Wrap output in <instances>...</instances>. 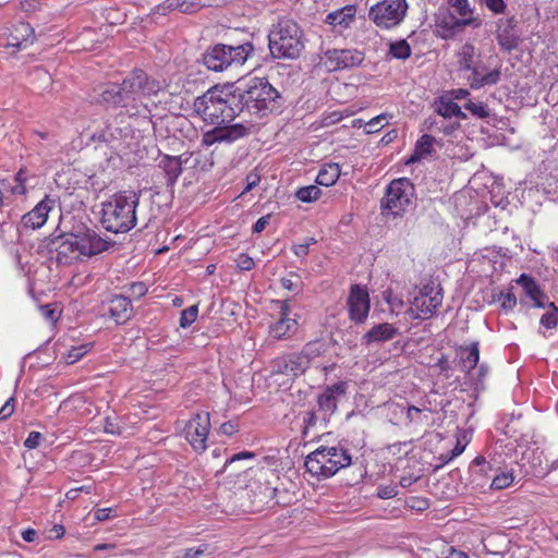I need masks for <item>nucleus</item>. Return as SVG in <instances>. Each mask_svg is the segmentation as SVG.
Returning <instances> with one entry per match:
<instances>
[{
    "label": "nucleus",
    "mask_w": 558,
    "mask_h": 558,
    "mask_svg": "<svg viewBox=\"0 0 558 558\" xmlns=\"http://www.w3.org/2000/svg\"><path fill=\"white\" fill-rule=\"evenodd\" d=\"M193 108L204 121L216 125L203 135L202 143L205 146L222 142L233 143L248 133L246 125L231 124L240 111L235 96L223 93L217 87L197 97Z\"/></svg>",
    "instance_id": "nucleus-1"
},
{
    "label": "nucleus",
    "mask_w": 558,
    "mask_h": 558,
    "mask_svg": "<svg viewBox=\"0 0 558 558\" xmlns=\"http://www.w3.org/2000/svg\"><path fill=\"white\" fill-rule=\"evenodd\" d=\"M163 88V83L148 76L142 70L133 71L123 80L120 86L107 85L100 94L101 101L119 108V116L148 117L150 108L143 98L157 95Z\"/></svg>",
    "instance_id": "nucleus-2"
},
{
    "label": "nucleus",
    "mask_w": 558,
    "mask_h": 558,
    "mask_svg": "<svg viewBox=\"0 0 558 558\" xmlns=\"http://www.w3.org/2000/svg\"><path fill=\"white\" fill-rule=\"evenodd\" d=\"M56 260L60 265H71L82 258L98 255L109 247V242L96 231L85 229L76 233H64L52 241Z\"/></svg>",
    "instance_id": "nucleus-3"
},
{
    "label": "nucleus",
    "mask_w": 558,
    "mask_h": 558,
    "mask_svg": "<svg viewBox=\"0 0 558 558\" xmlns=\"http://www.w3.org/2000/svg\"><path fill=\"white\" fill-rule=\"evenodd\" d=\"M140 204V193L123 191L113 194L102 203L101 226L112 233H125L137 222L136 208Z\"/></svg>",
    "instance_id": "nucleus-4"
},
{
    "label": "nucleus",
    "mask_w": 558,
    "mask_h": 558,
    "mask_svg": "<svg viewBox=\"0 0 558 558\" xmlns=\"http://www.w3.org/2000/svg\"><path fill=\"white\" fill-rule=\"evenodd\" d=\"M351 462V456L343 447H319L306 457L305 468L313 476L329 478Z\"/></svg>",
    "instance_id": "nucleus-5"
},
{
    "label": "nucleus",
    "mask_w": 558,
    "mask_h": 558,
    "mask_svg": "<svg viewBox=\"0 0 558 558\" xmlns=\"http://www.w3.org/2000/svg\"><path fill=\"white\" fill-rule=\"evenodd\" d=\"M243 101L250 111L259 116L279 110L282 105L279 92L265 77H252L247 81Z\"/></svg>",
    "instance_id": "nucleus-6"
},
{
    "label": "nucleus",
    "mask_w": 558,
    "mask_h": 558,
    "mask_svg": "<svg viewBox=\"0 0 558 558\" xmlns=\"http://www.w3.org/2000/svg\"><path fill=\"white\" fill-rule=\"evenodd\" d=\"M269 50L275 58H298L304 48L302 31L292 20H281L269 34Z\"/></svg>",
    "instance_id": "nucleus-7"
},
{
    "label": "nucleus",
    "mask_w": 558,
    "mask_h": 558,
    "mask_svg": "<svg viewBox=\"0 0 558 558\" xmlns=\"http://www.w3.org/2000/svg\"><path fill=\"white\" fill-rule=\"evenodd\" d=\"M253 51L254 47L250 41L238 46L218 44L204 54V64L208 70L222 72L231 65H243Z\"/></svg>",
    "instance_id": "nucleus-8"
},
{
    "label": "nucleus",
    "mask_w": 558,
    "mask_h": 558,
    "mask_svg": "<svg viewBox=\"0 0 558 558\" xmlns=\"http://www.w3.org/2000/svg\"><path fill=\"white\" fill-rule=\"evenodd\" d=\"M413 197L414 186L409 179L400 178L391 181L381 199L383 214L401 215L412 205Z\"/></svg>",
    "instance_id": "nucleus-9"
},
{
    "label": "nucleus",
    "mask_w": 558,
    "mask_h": 558,
    "mask_svg": "<svg viewBox=\"0 0 558 558\" xmlns=\"http://www.w3.org/2000/svg\"><path fill=\"white\" fill-rule=\"evenodd\" d=\"M442 289L440 284L430 282L424 284L411 302L407 311L412 319H427L432 317L442 304Z\"/></svg>",
    "instance_id": "nucleus-10"
},
{
    "label": "nucleus",
    "mask_w": 558,
    "mask_h": 558,
    "mask_svg": "<svg viewBox=\"0 0 558 558\" xmlns=\"http://www.w3.org/2000/svg\"><path fill=\"white\" fill-rule=\"evenodd\" d=\"M408 11L407 0H383L369 9V19L380 28L399 25Z\"/></svg>",
    "instance_id": "nucleus-11"
},
{
    "label": "nucleus",
    "mask_w": 558,
    "mask_h": 558,
    "mask_svg": "<svg viewBox=\"0 0 558 558\" xmlns=\"http://www.w3.org/2000/svg\"><path fill=\"white\" fill-rule=\"evenodd\" d=\"M209 429L210 416L208 412H199L186 423L185 438L195 451L203 452L206 450Z\"/></svg>",
    "instance_id": "nucleus-12"
},
{
    "label": "nucleus",
    "mask_w": 558,
    "mask_h": 558,
    "mask_svg": "<svg viewBox=\"0 0 558 558\" xmlns=\"http://www.w3.org/2000/svg\"><path fill=\"white\" fill-rule=\"evenodd\" d=\"M274 304L277 306L279 314L276 322L269 326V337L274 340L291 338L298 330V322L291 315L289 302L277 300Z\"/></svg>",
    "instance_id": "nucleus-13"
},
{
    "label": "nucleus",
    "mask_w": 558,
    "mask_h": 558,
    "mask_svg": "<svg viewBox=\"0 0 558 558\" xmlns=\"http://www.w3.org/2000/svg\"><path fill=\"white\" fill-rule=\"evenodd\" d=\"M349 318L355 324L366 322L369 310L371 300L366 288L361 286H352L347 301Z\"/></svg>",
    "instance_id": "nucleus-14"
},
{
    "label": "nucleus",
    "mask_w": 558,
    "mask_h": 558,
    "mask_svg": "<svg viewBox=\"0 0 558 558\" xmlns=\"http://www.w3.org/2000/svg\"><path fill=\"white\" fill-rule=\"evenodd\" d=\"M347 389L348 385L345 381H338L326 386L323 392L318 395L317 411L325 422L336 412L338 402L345 396Z\"/></svg>",
    "instance_id": "nucleus-15"
},
{
    "label": "nucleus",
    "mask_w": 558,
    "mask_h": 558,
    "mask_svg": "<svg viewBox=\"0 0 558 558\" xmlns=\"http://www.w3.org/2000/svg\"><path fill=\"white\" fill-rule=\"evenodd\" d=\"M364 56L354 49H331L325 52L324 63L329 71L351 68L362 63Z\"/></svg>",
    "instance_id": "nucleus-16"
},
{
    "label": "nucleus",
    "mask_w": 558,
    "mask_h": 558,
    "mask_svg": "<svg viewBox=\"0 0 558 558\" xmlns=\"http://www.w3.org/2000/svg\"><path fill=\"white\" fill-rule=\"evenodd\" d=\"M306 369L305 357L296 353L279 356L271 362V374L286 375L290 378L303 375Z\"/></svg>",
    "instance_id": "nucleus-17"
},
{
    "label": "nucleus",
    "mask_w": 558,
    "mask_h": 558,
    "mask_svg": "<svg viewBox=\"0 0 558 558\" xmlns=\"http://www.w3.org/2000/svg\"><path fill=\"white\" fill-rule=\"evenodd\" d=\"M501 65L488 70L487 66L480 59L475 66L470 71L468 81L472 89H478L484 86L496 85L501 77Z\"/></svg>",
    "instance_id": "nucleus-18"
},
{
    "label": "nucleus",
    "mask_w": 558,
    "mask_h": 558,
    "mask_svg": "<svg viewBox=\"0 0 558 558\" xmlns=\"http://www.w3.org/2000/svg\"><path fill=\"white\" fill-rule=\"evenodd\" d=\"M53 206L54 201L46 196L31 211L22 217L21 226L28 230L41 228L46 223L48 215Z\"/></svg>",
    "instance_id": "nucleus-19"
},
{
    "label": "nucleus",
    "mask_w": 558,
    "mask_h": 558,
    "mask_svg": "<svg viewBox=\"0 0 558 558\" xmlns=\"http://www.w3.org/2000/svg\"><path fill=\"white\" fill-rule=\"evenodd\" d=\"M496 39L501 50L510 52L519 47L521 38L513 20H499Z\"/></svg>",
    "instance_id": "nucleus-20"
},
{
    "label": "nucleus",
    "mask_w": 558,
    "mask_h": 558,
    "mask_svg": "<svg viewBox=\"0 0 558 558\" xmlns=\"http://www.w3.org/2000/svg\"><path fill=\"white\" fill-rule=\"evenodd\" d=\"M35 41V32L29 23L19 22L13 26L9 37L8 47L25 49Z\"/></svg>",
    "instance_id": "nucleus-21"
},
{
    "label": "nucleus",
    "mask_w": 558,
    "mask_h": 558,
    "mask_svg": "<svg viewBox=\"0 0 558 558\" xmlns=\"http://www.w3.org/2000/svg\"><path fill=\"white\" fill-rule=\"evenodd\" d=\"M399 335V328L389 323L374 325L364 336L362 342L365 345L378 344L392 340Z\"/></svg>",
    "instance_id": "nucleus-22"
},
{
    "label": "nucleus",
    "mask_w": 558,
    "mask_h": 558,
    "mask_svg": "<svg viewBox=\"0 0 558 558\" xmlns=\"http://www.w3.org/2000/svg\"><path fill=\"white\" fill-rule=\"evenodd\" d=\"M190 155L163 156L159 167L163 170L168 185H173L182 173V166L189 161Z\"/></svg>",
    "instance_id": "nucleus-23"
},
{
    "label": "nucleus",
    "mask_w": 558,
    "mask_h": 558,
    "mask_svg": "<svg viewBox=\"0 0 558 558\" xmlns=\"http://www.w3.org/2000/svg\"><path fill=\"white\" fill-rule=\"evenodd\" d=\"M63 412H76L81 417L87 418L94 415L95 409L82 395H73L61 402L60 408Z\"/></svg>",
    "instance_id": "nucleus-24"
},
{
    "label": "nucleus",
    "mask_w": 558,
    "mask_h": 558,
    "mask_svg": "<svg viewBox=\"0 0 558 558\" xmlns=\"http://www.w3.org/2000/svg\"><path fill=\"white\" fill-rule=\"evenodd\" d=\"M110 317L117 324L128 322L132 316V304L129 298L123 295H116L109 302L108 308Z\"/></svg>",
    "instance_id": "nucleus-25"
},
{
    "label": "nucleus",
    "mask_w": 558,
    "mask_h": 558,
    "mask_svg": "<svg viewBox=\"0 0 558 558\" xmlns=\"http://www.w3.org/2000/svg\"><path fill=\"white\" fill-rule=\"evenodd\" d=\"M356 9L353 5H347L339 10L332 11L327 14L325 22L335 28L338 27V32L347 29L355 19Z\"/></svg>",
    "instance_id": "nucleus-26"
},
{
    "label": "nucleus",
    "mask_w": 558,
    "mask_h": 558,
    "mask_svg": "<svg viewBox=\"0 0 558 558\" xmlns=\"http://www.w3.org/2000/svg\"><path fill=\"white\" fill-rule=\"evenodd\" d=\"M434 109L435 111L448 119V118H459V119H466V114L461 110V107L458 106L456 101L452 100L448 95L441 96L434 102Z\"/></svg>",
    "instance_id": "nucleus-27"
},
{
    "label": "nucleus",
    "mask_w": 558,
    "mask_h": 558,
    "mask_svg": "<svg viewBox=\"0 0 558 558\" xmlns=\"http://www.w3.org/2000/svg\"><path fill=\"white\" fill-rule=\"evenodd\" d=\"M480 59L481 53L475 46L470 43L463 44L457 52L459 69L462 71L470 72Z\"/></svg>",
    "instance_id": "nucleus-28"
},
{
    "label": "nucleus",
    "mask_w": 558,
    "mask_h": 558,
    "mask_svg": "<svg viewBox=\"0 0 558 558\" xmlns=\"http://www.w3.org/2000/svg\"><path fill=\"white\" fill-rule=\"evenodd\" d=\"M451 8L460 15V19L453 22L452 31L454 28H461L466 25H471L474 22L473 9L469 0H448Z\"/></svg>",
    "instance_id": "nucleus-29"
},
{
    "label": "nucleus",
    "mask_w": 558,
    "mask_h": 558,
    "mask_svg": "<svg viewBox=\"0 0 558 558\" xmlns=\"http://www.w3.org/2000/svg\"><path fill=\"white\" fill-rule=\"evenodd\" d=\"M517 283L522 287L525 294L534 302V305L537 307H543L544 304L542 302L544 294L541 291L538 284L534 280L533 277L522 274L518 280Z\"/></svg>",
    "instance_id": "nucleus-30"
},
{
    "label": "nucleus",
    "mask_w": 558,
    "mask_h": 558,
    "mask_svg": "<svg viewBox=\"0 0 558 558\" xmlns=\"http://www.w3.org/2000/svg\"><path fill=\"white\" fill-rule=\"evenodd\" d=\"M341 174L340 166L335 162L325 163L316 177V183L323 186H332Z\"/></svg>",
    "instance_id": "nucleus-31"
},
{
    "label": "nucleus",
    "mask_w": 558,
    "mask_h": 558,
    "mask_svg": "<svg viewBox=\"0 0 558 558\" xmlns=\"http://www.w3.org/2000/svg\"><path fill=\"white\" fill-rule=\"evenodd\" d=\"M478 342H472L471 344L460 349V359L462 362V368L470 372L475 368L480 360V348Z\"/></svg>",
    "instance_id": "nucleus-32"
},
{
    "label": "nucleus",
    "mask_w": 558,
    "mask_h": 558,
    "mask_svg": "<svg viewBox=\"0 0 558 558\" xmlns=\"http://www.w3.org/2000/svg\"><path fill=\"white\" fill-rule=\"evenodd\" d=\"M435 142H436V140L434 136H432L429 134L422 135L417 140V142L415 144L414 154L410 157L408 162H415V161H418L420 159L425 158L426 156L430 155L433 151Z\"/></svg>",
    "instance_id": "nucleus-33"
},
{
    "label": "nucleus",
    "mask_w": 558,
    "mask_h": 558,
    "mask_svg": "<svg viewBox=\"0 0 558 558\" xmlns=\"http://www.w3.org/2000/svg\"><path fill=\"white\" fill-rule=\"evenodd\" d=\"M125 135V128L114 126L111 122L106 123V128L98 133L92 135L93 141L112 143Z\"/></svg>",
    "instance_id": "nucleus-34"
},
{
    "label": "nucleus",
    "mask_w": 558,
    "mask_h": 558,
    "mask_svg": "<svg viewBox=\"0 0 558 558\" xmlns=\"http://www.w3.org/2000/svg\"><path fill=\"white\" fill-rule=\"evenodd\" d=\"M389 54L399 60H405L411 56V47L407 40L401 39L389 45Z\"/></svg>",
    "instance_id": "nucleus-35"
},
{
    "label": "nucleus",
    "mask_w": 558,
    "mask_h": 558,
    "mask_svg": "<svg viewBox=\"0 0 558 558\" xmlns=\"http://www.w3.org/2000/svg\"><path fill=\"white\" fill-rule=\"evenodd\" d=\"M322 191L317 185L303 186L295 192V197L303 203L317 201Z\"/></svg>",
    "instance_id": "nucleus-36"
},
{
    "label": "nucleus",
    "mask_w": 558,
    "mask_h": 558,
    "mask_svg": "<svg viewBox=\"0 0 558 558\" xmlns=\"http://www.w3.org/2000/svg\"><path fill=\"white\" fill-rule=\"evenodd\" d=\"M383 298L389 306V311L392 314L398 315L404 306V302L401 296L393 293L391 289H387L383 292Z\"/></svg>",
    "instance_id": "nucleus-37"
},
{
    "label": "nucleus",
    "mask_w": 558,
    "mask_h": 558,
    "mask_svg": "<svg viewBox=\"0 0 558 558\" xmlns=\"http://www.w3.org/2000/svg\"><path fill=\"white\" fill-rule=\"evenodd\" d=\"M324 345L320 342H308L300 353L299 356H303L306 360V367H310L311 361L319 356L323 353Z\"/></svg>",
    "instance_id": "nucleus-38"
},
{
    "label": "nucleus",
    "mask_w": 558,
    "mask_h": 558,
    "mask_svg": "<svg viewBox=\"0 0 558 558\" xmlns=\"http://www.w3.org/2000/svg\"><path fill=\"white\" fill-rule=\"evenodd\" d=\"M89 343L73 347L65 354H63L62 359L66 364H74L81 360L89 351Z\"/></svg>",
    "instance_id": "nucleus-39"
},
{
    "label": "nucleus",
    "mask_w": 558,
    "mask_h": 558,
    "mask_svg": "<svg viewBox=\"0 0 558 558\" xmlns=\"http://www.w3.org/2000/svg\"><path fill=\"white\" fill-rule=\"evenodd\" d=\"M396 411L399 410L401 413H405V418L408 423H416L421 424L423 423V410L412 405L409 408H404L402 405L397 404ZM425 418H427V415H424Z\"/></svg>",
    "instance_id": "nucleus-40"
},
{
    "label": "nucleus",
    "mask_w": 558,
    "mask_h": 558,
    "mask_svg": "<svg viewBox=\"0 0 558 558\" xmlns=\"http://www.w3.org/2000/svg\"><path fill=\"white\" fill-rule=\"evenodd\" d=\"M558 324V308L550 303L546 312L541 317V325L547 329H553Z\"/></svg>",
    "instance_id": "nucleus-41"
},
{
    "label": "nucleus",
    "mask_w": 558,
    "mask_h": 558,
    "mask_svg": "<svg viewBox=\"0 0 558 558\" xmlns=\"http://www.w3.org/2000/svg\"><path fill=\"white\" fill-rule=\"evenodd\" d=\"M464 107L466 110H469L472 113V116L480 118V119H485V118L489 117V113H490L487 105H485L482 101H478V102L468 101Z\"/></svg>",
    "instance_id": "nucleus-42"
},
{
    "label": "nucleus",
    "mask_w": 558,
    "mask_h": 558,
    "mask_svg": "<svg viewBox=\"0 0 558 558\" xmlns=\"http://www.w3.org/2000/svg\"><path fill=\"white\" fill-rule=\"evenodd\" d=\"M198 315V306L192 305L181 312L180 316V327L187 328L190 327L197 318Z\"/></svg>",
    "instance_id": "nucleus-43"
},
{
    "label": "nucleus",
    "mask_w": 558,
    "mask_h": 558,
    "mask_svg": "<svg viewBox=\"0 0 558 558\" xmlns=\"http://www.w3.org/2000/svg\"><path fill=\"white\" fill-rule=\"evenodd\" d=\"M513 483V475L510 472H502L494 476L490 488L493 489H504L509 487Z\"/></svg>",
    "instance_id": "nucleus-44"
},
{
    "label": "nucleus",
    "mask_w": 558,
    "mask_h": 558,
    "mask_svg": "<svg viewBox=\"0 0 558 558\" xmlns=\"http://www.w3.org/2000/svg\"><path fill=\"white\" fill-rule=\"evenodd\" d=\"M207 5V0H181L180 12L191 14Z\"/></svg>",
    "instance_id": "nucleus-45"
},
{
    "label": "nucleus",
    "mask_w": 558,
    "mask_h": 558,
    "mask_svg": "<svg viewBox=\"0 0 558 558\" xmlns=\"http://www.w3.org/2000/svg\"><path fill=\"white\" fill-rule=\"evenodd\" d=\"M480 4L485 7L492 13L499 15L504 14L507 10V4L505 0H478Z\"/></svg>",
    "instance_id": "nucleus-46"
},
{
    "label": "nucleus",
    "mask_w": 558,
    "mask_h": 558,
    "mask_svg": "<svg viewBox=\"0 0 558 558\" xmlns=\"http://www.w3.org/2000/svg\"><path fill=\"white\" fill-rule=\"evenodd\" d=\"M314 238H307L303 243L294 244L292 250L298 257H305L310 252V246L315 244Z\"/></svg>",
    "instance_id": "nucleus-47"
},
{
    "label": "nucleus",
    "mask_w": 558,
    "mask_h": 558,
    "mask_svg": "<svg viewBox=\"0 0 558 558\" xmlns=\"http://www.w3.org/2000/svg\"><path fill=\"white\" fill-rule=\"evenodd\" d=\"M236 267L241 270H251L254 268V259L245 253H240L234 259Z\"/></svg>",
    "instance_id": "nucleus-48"
},
{
    "label": "nucleus",
    "mask_w": 558,
    "mask_h": 558,
    "mask_svg": "<svg viewBox=\"0 0 558 558\" xmlns=\"http://www.w3.org/2000/svg\"><path fill=\"white\" fill-rule=\"evenodd\" d=\"M181 0H166L162 4L156 7L158 14L165 15L169 11L178 10L180 12Z\"/></svg>",
    "instance_id": "nucleus-49"
},
{
    "label": "nucleus",
    "mask_w": 558,
    "mask_h": 558,
    "mask_svg": "<svg viewBox=\"0 0 558 558\" xmlns=\"http://www.w3.org/2000/svg\"><path fill=\"white\" fill-rule=\"evenodd\" d=\"M386 116L385 114H380V116H377L373 119H371L367 124H366V132L367 133H375V132H378L383 126H384V122L386 121Z\"/></svg>",
    "instance_id": "nucleus-50"
},
{
    "label": "nucleus",
    "mask_w": 558,
    "mask_h": 558,
    "mask_svg": "<svg viewBox=\"0 0 558 558\" xmlns=\"http://www.w3.org/2000/svg\"><path fill=\"white\" fill-rule=\"evenodd\" d=\"M464 449L465 446L458 440L454 448L448 454H441L439 459L441 460L442 464H446L454 458L459 457L464 451Z\"/></svg>",
    "instance_id": "nucleus-51"
},
{
    "label": "nucleus",
    "mask_w": 558,
    "mask_h": 558,
    "mask_svg": "<svg viewBox=\"0 0 558 558\" xmlns=\"http://www.w3.org/2000/svg\"><path fill=\"white\" fill-rule=\"evenodd\" d=\"M500 306L505 311H510L517 305V299L513 293L501 294L499 298Z\"/></svg>",
    "instance_id": "nucleus-52"
},
{
    "label": "nucleus",
    "mask_w": 558,
    "mask_h": 558,
    "mask_svg": "<svg viewBox=\"0 0 558 558\" xmlns=\"http://www.w3.org/2000/svg\"><path fill=\"white\" fill-rule=\"evenodd\" d=\"M441 558H469V555L463 550L449 546L442 549Z\"/></svg>",
    "instance_id": "nucleus-53"
},
{
    "label": "nucleus",
    "mask_w": 558,
    "mask_h": 558,
    "mask_svg": "<svg viewBox=\"0 0 558 558\" xmlns=\"http://www.w3.org/2000/svg\"><path fill=\"white\" fill-rule=\"evenodd\" d=\"M43 436L39 432H31L24 441L27 449H35L39 446Z\"/></svg>",
    "instance_id": "nucleus-54"
},
{
    "label": "nucleus",
    "mask_w": 558,
    "mask_h": 558,
    "mask_svg": "<svg viewBox=\"0 0 558 558\" xmlns=\"http://www.w3.org/2000/svg\"><path fill=\"white\" fill-rule=\"evenodd\" d=\"M14 412V398H9L5 403L0 408V420H7Z\"/></svg>",
    "instance_id": "nucleus-55"
},
{
    "label": "nucleus",
    "mask_w": 558,
    "mask_h": 558,
    "mask_svg": "<svg viewBox=\"0 0 558 558\" xmlns=\"http://www.w3.org/2000/svg\"><path fill=\"white\" fill-rule=\"evenodd\" d=\"M116 517V510L112 508H99L95 511V519L99 522Z\"/></svg>",
    "instance_id": "nucleus-56"
},
{
    "label": "nucleus",
    "mask_w": 558,
    "mask_h": 558,
    "mask_svg": "<svg viewBox=\"0 0 558 558\" xmlns=\"http://www.w3.org/2000/svg\"><path fill=\"white\" fill-rule=\"evenodd\" d=\"M205 549L202 547L186 548L177 558H198L204 554Z\"/></svg>",
    "instance_id": "nucleus-57"
},
{
    "label": "nucleus",
    "mask_w": 558,
    "mask_h": 558,
    "mask_svg": "<svg viewBox=\"0 0 558 558\" xmlns=\"http://www.w3.org/2000/svg\"><path fill=\"white\" fill-rule=\"evenodd\" d=\"M260 181V177L257 172L252 171L246 175V187L244 189L243 193L251 191L253 187H255Z\"/></svg>",
    "instance_id": "nucleus-58"
},
{
    "label": "nucleus",
    "mask_w": 558,
    "mask_h": 558,
    "mask_svg": "<svg viewBox=\"0 0 558 558\" xmlns=\"http://www.w3.org/2000/svg\"><path fill=\"white\" fill-rule=\"evenodd\" d=\"M270 216L266 215L260 217L253 226V232L259 233L265 230V228L269 225Z\"/></svg>",
    "instance_id": "nucleus-59"
},
{
    "label": "nucleus",
    "mask_w": 558,
    "mask_h": 558,
    "mask_svg": "<svg viewBox=\"0 0 558 558\" xmlns=\"http://www.w3.org/2000/svg\"><path fill=\"white\" fill-rule=\"evenodd\" d=\"M5 190H10V192L14 195H23L26 192V186L24 183L15 182L14 185H11L9 181H7Z\"/></svg>",
    "instance_id": "nucleus-60"
},
{
    "label": "nucleus",
    "mask_w": 558,
    "mask_h": 558,
    "mask_svg": "<svg viewBox=\"0 0 558 558\" xmlns=\"http://www.w3.org/2000/svg\"><path fill=\"white\" fill-rule=\"evenodd\" d=\"M254 457H255V454L253 452L242 451V452L233 454L230 459H228L227 462H226V465L228 463L232 464V463H234L236 461L244 460V459H253Z\"/></svg>",
    "instance_id": "nucleus-61"
},
{
    "label": "nucleus",
    "mask_w": 558,
    "mask_h": 558,
    "mask_svg": "<svg viewBox=\"0 0 558 558\" xmlns=\"http://www.w3.org/2000/svg\"><path fill=\"white\" fill-rule=\"evenodd\" d=\"M470 95L469 90L468 89H464V88H458V89H452L448 96L450 98H452V100H461V99H465L468 96Z\"/></svg>",
    "instance_id": "nucleus-62"
},
{
    "label": "nucleus",
    "mask_w": 558,
    "mask_h": 558,
    "mask_svg": "<svg viewBox=\"0 0 558 558\" xmlns=\"http://www.w3.org/2000/svg\"><path fill=\"white\" fill-rule=\"evenodd\" d=\"M303 422L305 424V428L314 426L317 422V415L313 411H307L303 416Z\"/></svg>",
    "instance_id": "nucleus-63"
},
{
    "label": "nucleus",
    "mask_w": 558,
    "mask_h": 558,
    "mask_svg": "<svg viewBox=\"0 0 558 558\" xmlns=\"http://www.w3.org/2000/svg\"><path fill=\"white\" fill-rule=\"evenodd\" d=\"M220 432L225 435L231 436L236 432V425L233 424L232 422L223 423L220 426Z\"/></svg>",
    "instance_id": "nucleus-64"
}]
</instances>
